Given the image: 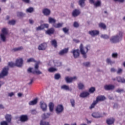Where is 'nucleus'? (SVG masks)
<instances>
[{
    "label": "nucleus",
    "instance_id": "obj_1",
    "mask_svg": "<svg viewBox=\"0 0 125 125\" xmlns=\"http://www.w3.org/2000/svg\"><path fill=\"white\" fill-rule=\"evenodd\" d=\"M124 32L123 31H119L116 35L112 37L110 41L112 43H117L120 42L123 40V35Z\"/></svg>",
    "mask_w": 125,
    "mask_h": 125
},
{
    "label": "nucleus",
    "instance_id": "obj_2",
    "mask_svg": "<svg viewBox=\"0 0 125 125\" xmlns=\"http://www.w3.org/2000/svg\"><path fill=\"white\" fill-rule=\"evenodd\" d=\"M80 52L84 59L87 57L86 53L88 52V50L90 49V45H87L85 47H83V45L81 43L80 46Z\"/></svg>",
    "mask_w": 125,
    "mask_h": 125
},
{
    "label": "nucleus",
    "instance_id": "obj_3",
    "mask_svg": "<svg viewBox=\"0 0 125 125\" xmlns=\"http://www.w3.org/2000/svg\"><path fill=\"white\" fill-rule=\"evenodd\" d=\"M9 68L8 66H6L2 69L1 72L0 73V78H4L8 75V70Z\"/></svg>",
    "mask_w": 125,
    "mask_h": 125
},
{
    "label": "nucleus",
    "instance_id": "obj_4",
    "mask_svg": "<svg viewBox=\"0 0 125 125\" xmlns=\"http://www.w3.org/2000/svg\"><path fill=\"white\" fill-rule=\"evenodd\" d=\"M77 79H78V78H77L76 76L73 77L66 76L65 77L64 80L67 83H71L72 82L77 81Z\"/></svg>",
    "mask_w": 125,
    "mask_h": 125
},
{
    "label": "nucleus",
    "instance_id": "obj_5",
    "mask_svg": "<svg viewBox=\"0 0 125 125\" xmlns=\"http://www.w3.org/2000/svg\"><path fill=\"white\" fill-rule=\"evenodd\" d=\"M63 110L64 107H63V105L61 104L58 105L56 108V113L58 114H61V113L63 112Z\"/></svg>",
    "mask_w": 125,
    "mask_h": 125
},
{
    "label": "nucleus",
    "instance_id": "obj_6",
    "mask_svg": "<svg viewBox=\"0 0 125 125\" xmlns=\"http://www.w3.org/2000/svg\"><path fill=\"white\" fill-rule=\"evenodd\" d=\"M71 53H72L74 58H78L80 56V50L79 49H73L71 51Z\"/></svg>",
    "mask_w": 125,
    "mask_h": 125
},
{
    "label": "nucleus",
    "instance_id": "obj_7",
    "mask_svg": "<svg viewBox=\"0 0 125 125\" xmlns=\"http://www.w3.org/2000/svg\"><path fill=\"white\" fill-rule=\"evenodd\" d=\"M47 48V43L44 42L41 43L38 46L39 50H45V49Z\"/></svg>",
    "mask_w": 125,
    "mask_h": 125
},
{
    "label": "nucleus",
    "instance_id": "obj_8",
    "mask_svg": "<svg viewBox=\"0 0 125 125\" xmlns=\"http://www.w3.org/2000/svg\"><path fill=\"white\" fill-rule=\"evenodd\" d=\"M15 64L17 67H22L23 65V59H17Z\"/></svg>",
    "mask_w": 125,
    "mask_h": 125
},
{
    "label": "nucleus",
    "instance_id": "obj_9",
    "mask_svg": "<svg viewBox=\"0 0 125 125\" xmlns=\"http://www.w3.org/2000/svg\"><path fill=\"white\" fill-rule=\"evenodd\" d=\"M28 73H32V74H37V75H41L42 73L39 70H34L32 71V68H29L27 70Z\"/></svg>",
    "mask_w": 125,
    "mask_h": 125
},
{
    "label": "nucleus",
    "instance_id": "obj_10",
    "mask_svg": "<svg viewBox=\"0 0 125 125\" xmlns=\"http://www.w3.org/2000/svg\"><path fill=\"white\" fill-rule=\"evenodd\" d=\"M88 34L91 35V37H95L99 34V31L96 30H91L88 32Z\"/></svg>",
    "mask_w": 125,
    "mask_h": 125
},
{
    "label": "nucleus",
    "instance_id": "obj_11",
    "mask_svg": "<svg viewBox=\"0 0 125 125\" xmlns=\"http://www.w3.org/2000/svg\"><path fill=\"white\" fill-rule=\"evenodd\" d=\"M69 52V48H65L61 51H60L59 53V55L62 56L64 55V54H67V53Z\"/></svg>",
    "mask_w": 125,
    "mask_h": 125
},
{
    "label": "nucleus",
    "instance_id": "obj_12",
    "mask_svg": "<svg viewBox=\"0 0 125 125\" xmlns=\"http://www.w3.org/2000/svg\"><path fill=\"white\" fill-rule=\"evenodd\" d=\"M105 90H113L115 89V85L112 84L105 85L104 86Z\"/></svg>",
    "mask_w": 125,
    "mask_h": 125
},
{
    "label": "nucleus",
    "instance_id": "obj_13",
    "mask_svg": "<svg viewBox=\"0 0 125 125\" xmlns=\"http://www.w3.org/2000/svg\"><path fill=\"white\" fill-rule=\"evenodd\" d=\"M40 106L42 111H46V107H47V105H46V104H45L44 102L41 101L40 102Z\"/></svg>",
    "mask_w": 125,
    "mask_h": 125
},
{
    "label": "nucleus",
    "instance_id": "obj_14",
    "mask_svg": "<svg viewBox=\"0 0 125 125\" xmlns=\"http://www.w3.org/2000/svg\"><path fill=\"white\" fill-rule=\"evenodd\" d=\"M90 3H93L94 5L96 7H98V6H100L101 5V1L100 0H98L97 2L94 3V0H89Z\"/></svg>",
    "mask_w": 125,
    "mask_h": 125
},
{
    "label": "nucleus",
    "instance_id": "obj_15",
    "mask_svg": "<svg viewBox=\"0 0 125 125\" xmlns=\"http://www.w3.org/2000/svg\"><path fill=\"white\" fill-rule=\"evenodd\" d=\"M106 99V98L104 96H98L96 98V102L98 103L100 101H104Z\"/></svg>",
    "mask_w": 125,
    "mask_h": 125
},
{
    "label": "nucleus",
    "instance_id": "obj_16",
    "mask_svg": "<svg viewBox=\"0 0 125 125\" xmlns=\"http://www.w3.org/2000/svg\"><path fill=\"white\" fill-rule=\"evenodd\" d=\"M81 12L78 9H75L72 13V15L73 17H77V16H79Z\"/></svg>",
    "mask_w": 125,
    "mask_h": 125
},
{
    "label": "nucleus",
    "instance_id": "obj_17",
    "mask_svg": "<svg viewBox=\"0 0 125 125\" xmlns=\"http://www.w3.org/2000/svg\"><path fill=\"white\" fill-rule=\"evenodd\" d=\"M86 0H79L78 1V4L82 8L85 6V1Z\"/></svg>",
    "mask_w": 125,
    "mask_h": 125
},
{
    "label": "nucleus",
    "instance_id": "obj_18",
    "mask_svg": "<svg viewBox=\"0 0 125 125\" xmlns=\"http://www.w3.org/2000/svg\"><path fill=\"white\" fill-rule=\"evenodd\" d=\"M38 100H39V99H38V98H36L34 100L29 102L28 103V104L29 105H30V106L36 105L38 103Z\"/></svg>",
    "mask_w": 125,
    "mask_h": 125
},
{
    "label": "nucleus",
    "instance_id": "obj_19",
    "mask_svg": "<svg viewBox=\"0 0 125 125\" xmlns=\"http://www.w3.org/2000/svg\"><path fill=\"white\" fill-rule=\"evenodd\" d=\"M20 121L22 123L27 122V121H28V116H27V115H21V116Z\"/></svg>",
    "mask_w": 125,
    "mask_h": 125
},
{
    "label": "nucleus",
    "instance_id": "obj_20",
    "mask_svg": "<svg viewBox=\"0 0 125 125\" xmlns=\"http://www.w3.org/2000/svg\"><path fill=\"white\" fill-rule=\"evenodd\" d=\"M89 95V93L88 92H83L80 95V97L82 98H85V97H87Z\"/></svg>",
    "mask_w": 125,
    "mask_h": 125
},
{
    "label": "nucleus",
    "instance_id": "obj_21",
    "mask_svg": "<svg viewBox=\"0 0 125 125\" xmlns=\"http://www.w3.org/2000/svg\"><path fill=\"white\" fill-rule=\"evenodd\" d=\"M106 62L107 64L108 65H113V64H115V61H112L111 58H107L106 59Z\"/></svg>",
    "mask_w": 125,
    "mask_h": 125
},
{
    "label": "nucleus",
    "instance_id": "obj_22",
    "mask_svg": "<svg viewBox=\"0 0 125 125\" xmlns=\"http://www.w3.org/2000/svg\"><path fill=\"white\" fill-rule=\"evenodd\" d=\"M42 13H43L44 15L47 16L50 14V10L47 8H45L42 10Z\"/></svg>",
    "mask_w": 125,
    "mask_h": 125
},
{
    "label": "nucleus",
    "instance_id": "obj_23",
    "mask_svg": "<svg viewBox=\"0 0 125 125\" xmlns=\"http://www.w3.org/2000/svg\"><path fill=\"white\" fill-rule=\"evenodd\" d=\"M48 22L50 24H53L52 26H53V24H55V23H56V20L51 17H49L48 19Z\"/></svg>",
    "mask_w": 125,
    "mask_h": 125
},
{
    "label": "nucleus",
    "instance_id": "obj_24",
    "mask_svg": "<svg viewBox=\"0 0 125 125\" xmlns=\"http://www.w3.org/2000/svg\"><path fill=\"white\" fill-rule=\"evenodd\" d=\"M23 49V47L22 46H20L19 47L14 48L12 49V52H16L17 51H20Z\"/></svg>",
    "mask_w": 125,
    "mask_h": 125
},
{
    "label": "nucleus",
    "instance_id": "obj_25",
    "mask_svg": "<svg viewBox=\"0 0 125 125\" xmlns=\"http://www.w3.org/2000/svg\"><path fill=\"white\" fill-rule=\"evenodd\" d=\"M114 122H115V119H114V118L108 119L106 120V124L109 125H113Z\"/></svg>",
    "mask_w": 125,
    "mask_h": 125
},
{
    "label": "nucleus",
    "instance_id": "obj_26",
    "mask_svg": "<svg viewBox=\"0 0 125 125\" xmlns=\"http://www.w3.org/2000/svg\"><path fill=\"white\" fill-rule=\"evenodd\" d=\"M63 23H55L53 24V27H54L55 28H61L63 26Z\"/></svg>",
    "mask_w": 125,
    "mask_h": 125
},
{
    "label": "nucleus",
    "instance_id": "obj_27",
    "mask_svg": "<svg viewBox=\"0 0 125 125\" xmlns=\"http://www.w3.org/2000/svg\"><path fill=\"white\" fill-rule=\"evenodd\" d=\"M5 118L7 123H10L11 122V115L9 114H7L5 116Z\"/></svg>",
    "mask_w": 125,
    "mask_h": 125
},
{
    "label": "nucleus",
    "instance_id": "obj_28",
    "mask_svg": "<svg viewBox=\"0 0 125 125\" xmlns=\"http://www.w3.org/2000/svg\"><path fill=\"white\" fill-rule=\"evenodd\" d=\"M92 117H93V118H95L96 119L102 118V116L100 115L98 113H96V112L92 113Z\"/></svg>",
    "mask_w": 125,
    "mask_h": 125
},
{
    "label": "nucleus",
    "instance_id": "obj_29",
    "mask_svg": "<svg viewBox=\"0 0 125 125\" xmlns=\"http://www.w3.org/2000/svg\"><path fill=\"white\" fill-rule=\"evenodd\" d=\"M117 81L119 83H125V79L124 78H122L121 77H117Z\"/></svg>",
    "mask_w": 125,
    "mask_h": 125
},
{
    "label": "nucleus",
    "instance_id": "obj_30",
    "mask_svg": "<svg viewBox=\"0 0 125 125\" xmlns=\"http://www.w3.org/2000/svg\"><path fill=\"white\" fill-rule=\"evenodd\" d=\"M99 28H101V29H103V30H106L107 26L104 23L101 22L99 24Z\"/></svg>",
    "mask_w": 125,
    "mask_h": 125
},
{
    "label": "nucleus",
    "instance_id": "obj_31",
    "mask_svg": "<svg viewBox=\"0 0 125 125\" xmlns=\"http://www.w3.org/2000/svg\"><path fill=\"white\" fill-rule=\"evenodd\" d=\"M51 115V113H50L43 114L42 115V119H43V120H45V119H47V118H49Z\"/></svg>",
    "mask_w": 125,
    "mask_h": 125
},
{
    "label": "nucleus",
    "instance_id": "obj_32",
    "mask_svg": "<svg viewBox=\"0 0 125 125\" xmlns=\"http://www.w3.org/2000/svg\"><path fill=\"white\" fill-rule=\"evenodd\" d=\"M78 87L80 90L83 89L84 88V84L80 82L78 83Z\"/></svg>",
    "mask_w": 125,
    "mask_h": 125
},
{
    "label": "nucleus",
    "instance_id": "obj_33",
    "mask_svg": "<svg viewBox=\"0 0 125 125\" xmlns=\"http://www.w3.org/2000/svg\"><path fill=\"white\" fill-rule=\"evenodd\" d=\"M35 9L33 7H30L26 10V12L27 13H33V12L34 11Z\"/></svg>",
    "mask_w": 125,
    "mask_h": 125
},
{
    "label": "nucleus",
    "instance_id": "obj_34",
    "mask_svg": "<svg viewBox=\"0 0 125 125\" xmlns=\"http://www.w3.org/2000/svg\"><path fill=\"white\" fill-rule=\"evenodd\" d=\"M53 33H54V29L53 28L48 29L46 31V34H47V35H52Z\"/></svg>",
    "mask_w": 125,
    "mask_h": 125
},
{
    "label": "nucleus",
    "instance_id": "obj_35",
    "mask_svg": "<svg viewBox=\"0 0 125 125\" xmlns=\"http://www.w3.org/2000/svg\"><path fill=\"white\" fill-rule=\"evenodd\" d=\"M54 107V104L52 103H50L49 104V108L50 110V112L53 111V108Z\"/></svg>",
    "mask_w": 125,
    "mask_h": 125
},
{
    "label": "nucleus",
    "instance_id": "obj_36",
    "mask_svg": "<svg viewBox=\"0 0 125 125\" xmlns=\"http://www.w3.org/2000/svg\"><path fill=\"white\" fill-rule=\"evenodd\" d=\"M0 40H1V41H2V42H6V37H5V35H4L3 34H0Z\"/></svg>",
    "mask_w": 125,
    "mask_h": 125
},
{
    "label": "nucleus",
    "instance_id": "obj_37",
    "mask_svg": "<svg viewBox=\"0 0 125 125\" xmlns=\"http://www.w3.org/2000/svg\"><path fill=\"white\" fill-rule=\"evenodd\" d=\"M101 39H104V40H108L109 39L110 37L107 34H102L101 35Z\"/></svg>",
    "mask_w": 125,
    "mask_h": 125
},
{
    "label": "nucleus",
    "instance_id": "obj_38",
    "mask_svg": "<svg viewBox=\"0 0 125 125\" xmlns=\"http://www.w3.org/2000/svg\"><path fill=\"white\" fill-rule=\"evenodd\" d=\"M52 45H53L55 47H57V42L55 40H52L51 41Z\"/></svg>",
    "mask_w": 125,
    "mask_h": 125
},
{
    "label": "nucleus",
    "instance_id": "obj_39",
    "mask_svg": "<svg viewBox=\"0 0 125 125\" xmlns=\"http://www.w3.org/2000/svg\"><path fill=\"white\" fill-rule=\"evenodd\" d=\"M40 125H49V122L44 121L43 120H41L40 121Z\"/></svg>",
    "mask_w": 125,
    "mask_h": 125
},
{
    "label": "nucleus",
    "instance_id": "obj_40",
    "mask_svg": "<svg viewBox=\"0 0 125 125\" xmlns=\"http://www.w3.org/2000/svg\"><path fill=\"white\" fill-rule=\"evenodd\" d=\"M48 71L50 73H53L54 72H56V71H57V69L53 67H51L48 69Z\"/></svg>",
    "mask_w": 125,
    "mask_h": 125
},
{
    "label": "nucleus",
    "instance_id": "obj_41",
    "mask_svg": "<svg viewBox=\"0 0 125 125\" xmlns=\"http://www.w3.org/2000/svg\"><path fill=\"white\" fill-rule=\"evenodd\" d=\"M61 89H64V90H69V86L67 85H63L61 86Z\"/></svg>",
    "mask_w": 125,
    "mask_h": 125
},
{
    "label": "nucleus",
    "instance_id": "obj_42",
    "mask_svg": "<svg viewBox=\"0 0 125 125\" xmlns=\"http://www.w3.org/2000/svg\"><path fill=\"white\" fill-rule=\"evenodd\" d=\"M96 104H97V103L95 101H94L93 103L91 104V105L89 107V108L93 109V108L95 107V105H96Z\"/></svg>",
    "mask_w": 125,
    "mask_h": 125
},
{
    "label": "nucleus",
    "instance_id": "obj_43",
    "mask_svg": "<svg viewBox=\"0 0 125 125\" xmlns=\"http://www.w3.org/2000/svg\"><path fill=\"white\" fill-rule=\"evenodd\" d=\"M54 65L55 67H60V66L62 65V63H61V62H54Z\"/></svg>",
    "mask_w": 125,
    "mask_h": 125
},
{
    "label": "nucleus",
    "instance_id": "obj_44",
    "mask_svg": "<svg viewBox=\"0 0 125 125\" xmlns=\"http://www.w3.org/2000/svg\"><path fill=\"white\" fill-rule=\"evenodd\" d=\"M15 23H16V21L15 20H11V21H9L8 22V24L9 25H14Z\"/></svg>",
    "mask_w": 125,
    "mask_h": 125
},
{
    "label": "nucleus",
    "instance_id": "obj_45",
    "mask_svg": "<svg viewBox=\"0 0 125 125\" xmlns=\"http://www.w3.org/2000/svg\"><path fill=\"white\" fill-rule=\"evenodd\" d=\"M94 91H95V87H92L89 89V92L90 93H93Z\"/></svg>",
    "mask_w": 125,
    "mask_h": 125
},
{
    "label": "nucleus",
    "instance_id": "obj_46",
    "mask_svg": "<svg viewBox=\"0 0 125 125\" xmlns=\"http://www.w3.org/2000/svg\"><path fill=\"white\" fill-rule=\"evenodd\" d=\"M42 30H43V25H42V24L38 27H36V31H42Z\"/></svg>",
    "mask_w": 125,
    "mask_h": 125
},
{
    "label": "nucleus",
    "instance_id": "obj_47",
    "mask_svg": "<svg viewBox=\"0 0 125 125\" xmlns=\"http://www.w3.org/2000/svg\"><path fill=\"white\" fill-rule=\"evenodd\" d=\"M73 26L74 27V28H79V27L80 26V24L78 22L74 21L73 23Z\"/></svg>",
    "mask_w": 125,
    "mask_h": 125
},
{
    "label": "nucleus",
    "instance_id": "obj_48",
    "mask_svg": "<svg viewBox=\"0 0 125 125\" xmlns=\"http://www.w3.org/2000/svg\"><path fill=\"white\" fill-rule=\"evenodd\" d=\"M1 34H3L4 35H7V30L6 28H3L2 29V33Z\"/></svg>",
    "mask_w": 125,
    "mask_h": 125
},
{
    "label": "nucleus",
    "instance_id": "obj_49",
    "mask_svg": "<svg viewBox=\"0 0 125 125\" xmlns=\"http://www.w3.org/2000/svg\"><path fill=\"white\" fill-rule=\"evenodd\" d=\"M27 63H30V62H36L35 59L33 58H29L27 61Z\"/></svg>",
    "mask_w": 125,
    "mask_h": 125
},
{
    "label": "nucleus",
    "instance_id": "obj_50",
    "mask_svg": "<svg viewBox=\"0 0 125 125\" xmlns=\"http://www.w3.org/2000/svg\"><path fill=\"white\" fill-rule=\"evenodd\" d=\"M116 91L118 92V93H122V92H125V90H124V89L118 88Z\"/></svg>",
    "mask_w": 125,
    "mask_h": 125
},
{
    "label": "nucleus",
    "instance_id": "obj_51",
    "mask_svg": "<svg viewBox=\"0 0 125 125\" xmlns=\"http://www.w3.org/2000/svg\"><path fill=\"white\" fill-rule=\"evenodd\" d=\"M8 66H9V67H11V68H12L16 65L15 64V63L13 62H10L8 63Z\"/></svg>",
    "mask_w": 125,
    "mask_h": 125
},
{
    "label": "nucleus",
    "instance_id": "obj_52",
    "mask_svg": "<svg viewBox=\"0 0 125 125\" xmlns=\"http://www.w3.org/2000/svg\"><path fill=\"white\" fill-rule=\"evenodd\" d=\"M61 76L59 74H56L55 75V80H59L61 78Z\"/></svg>",
    "mask_w": 125,
    "mask_h": 125
},
{
    "label": "nucleus",
    "instance_id": "obj_53",
    "mask_svg": "<svg viewBox=\"0 0 125 125\" xmlns=\"http://www.w3.org/2000/svg\"><path fill=\"white\" fill-rule=\"evenodd\" d=\"M83 65L85 66V67H90V62H83Z\"/></svg>",
    "mask_w": 125,
    "mask_h": 125
},
{
    "label": "nucleus",
    "instance_id": "obj_54",
    "mask_svg": "<svg viewBox=\"0 0 125 125\" xmlns=\"http://www.w3.org/2000/svg\"><path fill=\"white\" fill-rule=\"evenodd\" d=\"M111 56L112 58H118V53H113L112 54Z\"/></svg>",
    "mask_w": 125,
    "mask_h": 125
},
{
    "label": "nucleus",
    "instance_id": "obj_55",
    "mask_svg": "<svg viewBox=\"0 0 125 125\" xmlns=\"http://www.w3.org/2000/svg\"><path fill=\"white\" fill-rule=\"evenodd\" d=\"M70 103L72 107H75V100L72 99L70 100Z\"/></svg>",
    "mask_w": 125,
    "mask_h": 125
},
{
    "label": "nucleus",
    "instance_id": "obj_56",
    "mask_svg": "<svg viewBox=\"0 0 125 125\" xmlns=\"http://www.w3.org/2000/svg\"><path fill=\"white\" fill-rule=\"evenodd\" d=\"M62 31L64 34H67L69 32V29L67 28V27H64L62 28Z\"/></svg>",
    "mask_w": 125,
    "mask_h": 125
},
{
    "label": "nucleus",
    "instance_id": "obj_57",
    "mask_svg": "<svg viewBox=\"0 0 125 125\" xmlns=\"http://www.w3.org/2000/svg\"><path fill=\"white\" fill-rule=\"evenodd\" d=\"M123 73V69L122 68H118V71H117V74L120 75Z\"/></svg>",
    "mask_w": 125,
    "mask_h": 125
},
{
    "label": "nucleus",
    "instance_id": "obj_58",
    "mask_svg": "<svg viewBox=\"0 0 125 125\" xmlns=\"http://www.w3.org/2000/svg\"><path fill=\"white\" fill-rule=\"evenodd\" d=\"M24 14L22 12H18L17 16L19 17H22V16H24Z\"/></svg>",
    "mask_w": 125,
    "mask_h": 125
},
{
    "label": "nucleus",
    "instance_id": "obj_59",
    "mask_svg": "<svg viewBox=\"0 0 125 125\" xmlns=\"http://www.w3.org/2000/svg\"><path fill=\"white\" fill-rule=\"evenodd\" d=\"M0 125H8V124L6 121H3L0 123Z\"/></svg>",
    "mask_w": 125,
    "mask_h": 125
},
{
    "label": "nucleus",
    "instance_id": "obj_60",
    "mask_svg": "<svg viewBox=\"0 0 125 125\" xmlns=\"http://www.w3.org/2000/svg\"><path fill=\"white\" fill-rule=\"evenodd\" d=\"M42 26H43V29L44 28H48L49 27L48 24H42Z\"/></svg>",
    "mask_w": 125,
    "mask_h": 125
},
{
    "label": "nucleus",
    "instance_id": "obj_61",
    "mask_svg": "<svg viewBox=\"0 0 125 125\" xmlns=\"http://www.w3.org/2000/svg\"><path fill=\"white\" fill-rule=\"evenodd\" d=\"M13 95H14V93L13 92H11L8 93V96H9V97H12Z\"/></svg>",
    "mask_w": 125,
    "mask_h": 125
},
{
    "label": "nucleus",
    "instance_id": "obj_62",
    "mask_svg": "<svg viewBox=\"0 0 125 125\" xmlns=\"http://www.w3.org/2000/svg\"><path fill=\"white\" fill-rule=\"evenodd\" d=\"M33 82H34V79H31L30 82L28 83V84H29V85H31V84L33 83Z\"/></svg>",
    "mask_w": 125,
    "mask_h": 125
},
{
    "label": "nucleus",
    "instance_id": "obj_63",
    "mask_svg": "<svg viewBox=\"0 0 125 125\" xmlns=\"http://www.w3.org/2000/svg\"><path fill=\"white\" fill-rule=\"evenodd\" d=\"M110 72H111V73H115V72H116V69L114 68H111Z\"/></svg>",
    "mask_w": 125,
    "mask_h": 125
},
{
    "label": "nucleus",
    "instance_id": "obj_64",
    "mask_svg": "<svg viewBox=\"0 0 125 125\" xmlns=\"http://www.w3.org/2000/svg\"><path fill=\"white\" fill-rule=\"evenodd\" d=\"M35 70H38L39 69V63H36L35 65Z\"/></svg>",
    "mask_w": 125,
    "mask_h": 125
}]
</instances>
